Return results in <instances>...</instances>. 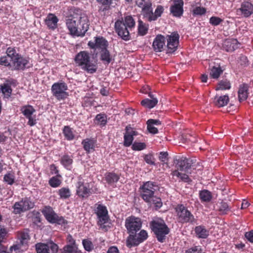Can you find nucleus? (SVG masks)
I'll return each mask as SVG.
<instances>
[{
  "mask_svg": "<svg viewBox=\"0 0 253 253\" xmlns=\"http://www.w3.org/2000/svg\"><path fill=\"white\" fill-rule=\"evenodd\" d=\"M4 181L9 185H12L15 181V176L14 173H7L4 175L3 177Z\"/></svg>",
  "mask_w": 253,
  "mask_h": 253,
  "instance_id": "3c124183",
  "label": "nucleus"
},
{
  "mask_svg": "<svg viewBox=\"0 0 253 253\" xmlns=\"http://www.w3.org/2000/svg\"><path fill=\"white\" fill-rule=\"evenodd\" d=\"M222 70L220 67H213L210 73V76L213 79H217L222 73Z\"/></svg>",
  "mask_w": 253,
  "mask_h": 253,
  "instance_id": "49530a36",
  "label": "nucleus"
},
{
  "mask_svg": "<svg viewBox=\"0 0 253 253\" xmlns=\"http://www.w3.org/2000/svg\"><path fill=\"white\" fill-rule=\"evenodd\" d=\"M230 84L227 81H221L218 84L216 90H225L230 88Z\"/></svg>",
  "mask_w": 253,
  "mask_h": 253,
  "instance_id": "603ef678",
  "label": "nucleus"
},
{
  "mask_svg": "<svg viewBox=\"0 0 253 253\" xmlns=\"http://www.w3.org/2000/svg\"><path fill=\"white\" fill-rule=\"evenodd\" d=\"M146 147L144 143L135 142L132 145V149L135 151H140L145 149Z\"/></svg>",
  "mask_w": 253,
  "mask_h": 253,
  "instance_id": "6e6d98bb",
  "label": "nucleus"
},
{
  "mask_svg": "<svg viewBox=\"0 0 253 253\" xmlns=\"http://www.w3.org/2000/svg\"><path fill=\"white\" fill-rule=\"evenodd\" d=\"M20 244L14 245L10 248L11 251L20 252L26 249L28 242L30 239L29 234L27 232H22L19 235Z\"/></svg>",
  "mask_w": 253,
  "mask_h": 253,
  "instance_id": "4468645a",
  "label": "nucleus"
},
{
  "mask_svg": "<svg viewBox=\"0 0 253 253\" xmlns=\"http://www.w3.org/2000/svg\"><path fill=\"white\" fill-rule=\"evenodd\" d=\"M63 134L65 138L68 140H73L74 138V134L72 129L69 126H64L63 130Z\"/></svg>",
  "mask_w": 253,
  "mask_h": 253,
  "instance_id": "79ce46f5",
  "label": "nucleus"
},
{
  "mask_svg": "<svg viewBox=\"0 0 253 253\" xmlns=\"http://www.w3.org/2000/svg\"><path fill=\"white\" fill-rule=\"evenodd\" d=\"M37 253H49V247L47 245L43 243H38L36 245Z\"/></svg>",
  "mask_w": 253,
  "mask_h": 253,
  "instance_id": "37998d69",
  "label": "nucleus"
},
{
  "mask_svg": "<svg viewBox=\"0 0 253 253\" xmlns=\"http://www.w3.org/2000/svg\"><path fill=\"white\" fill-rule=\"evenodd\" d=\"M96 120L98 123H100L101 125H104L106 123V118L104 115L101 114L97 115Z\"/></svg>",
  "mask_w": 253,
  "mask_h": 253,
  "instance_id": "bf43d9fd",
  "label": "nucleus"
},
{
  "mask_svg": "<svg viewBox=\"0 0 253 253\" xmlns=\"http://www.w3.org/2000/svg\"><path fill=\"white\" fill-rule=\"evenodd\" d=\"M158 189V185L152 181L144 182L140 187V196L142 199L156 209H159L162 206L161 199L156 195Z\"/></svg>",
  "mask_w": 253,
  "mask_h": 253,
  "instance_id": "f03ea898",
  "label": "nucleus"
},
{
  "mask_svg": "<svg viewBox=\"0 0 253 253\" xmlns=\"http://www.w3.org/2000/svg\"><path fill=\"white\" fill-rule=\"evenodd\" d=\"M176 211L179 222L192 223L194 221L195 218L193 215L183 205L177 206L176 208Z\"/></svg>",
  "mask_w": 253,
  "mask_h": 253,
  "instance_id": "9d476101",
  "label": "nucleus"
},
{
  "mask_svg": "<svg viewBox=\"0 0 253 253\" xmlns=\"http://www.w3.org/2000/svg\"><path fill=\"white\" fill-rule=\"evenodd\" d=\"M105 180L109 184H113L116 183L119 179V176L113 172H108L105 174Z\"/></svg>",
  "mask_w": 253,
  "mask_h": 253,
  "instance_id": "f704fd0d",
  "label": "nucleus"
},
{
  "mask_svg": "<svg viewBox=\"0 0 253 253\" xmlns=\"http://www.w3.org/2000/svg\"><path fill=\"white\" fill-rule=\"evenodd\" d=\"M186 253H204L201 247L195 246L192 247L186 251Z\"/></svg>",
  "mask_w": 253,
  "mask_h": 253,
  "instance_id": "13d9d810",
  "label": "nucleus"
},
{
  "mask_svg": "<svg viewBox=\"0 0 253 253\" xmlns=\"http://www.w3.org/2000/svg\"><path fill=\"white\" fill-rule=\"evenodd\" d=\"M74 60L77 66L88 74H94L97 70V60L87 51L79 52L76 55Z\"/></svg>",
  "mask_w": 253,
  "mask_h": 253,
  "instance_id": "7ed1b4c3",
  "label": "nucleus"
},
{
  "mask_svg": "<svg viewBox=\"0 0 253 253\" xmlns=\"http://www.w3.org/2000/svg\"><path fill=\"white\" fill-rule=\"evenodd\" d=\"M222 19L219 17L216 16H212L210 18L209 22L213 26H217L219 25L222 22Z\"/></svg>",
  "mask_w": 253,
  "mask_h": 253,
  "instance_id": "4d7b16f0",
  "label": "nucleus"
},
{
  "mask_svg": "<svg viewBox=\"0 0 253 253\" xmlns=\"http://www.w3.org/2000/svg\"><path fill=\"white\" fill-rule=\"evenodd\" d=\"M148 25L143 22L141 20H138V32L139 35L144 36L148 32Z\"/></svg>",
  "mask_w": 253,
  "mask_h": 253,
  "instance_id": "ea45409f",
  "label": "nucleus"
},
{
  "mask_svg": "<svg viewBox=\"0 0 253 253\" xmlns=\"http://www.w3.org/2000/svg\"><path fill=\"white\" fill-rule=\"evenodd\" d=\"M0 90L3 94L4 97L8 98L12 92V88L10 84L8 83H4L0 85Z\"/></svg>",
  "mask_w": 253,
  "mask_h": 253,
  "instance_id": "473e14b6",
  "label": "nucleus"
},
{
  "mask_svg": "<svg viewBox=\"0 0 253 253\" xmlns=\"http://www.w3.org/2000/svg\"><path fill=\"white\" fill-rule=\"evenodd\" d=\"M107 253H119V251L118 249L117 248V247H116L115 246H112V247H110L108 249Z\"/></svg>",
  "mask_w": 253,
  "mask_h": 253,
  "instance_id": "774afa93",
  "label": "nucleus"
},
{
  "mask_svg": "<svg viewBox=\"0 0 253 253\" xmlns=\"http://www.w3.org/2000/svg\"><path fill=\"white\" fill-rule=\"evenodd\" d=\"M82 243L84 249L86 251L90 252L93 249V244L89 239H84Z\"/></svg>",
  "mask_w": 253,
  "mask_h": 253,
  "instance_id": "864d4df0",
  "label": "nucleus"
},
{
  "mask_svg": "<svg viewBox=\"0 0 253 253\" xmlns=\"http://www.w3.org/2000/svg\"><path fill=\"white\" fill-rule=\"evenodd\" d=\"M74 18L78 20L77 27H75V21L67 19L66 25L70 34L75 36L83 37L89 28V20L85 13L79 8L74 10Z\"/></svg>",
  "mask_w": 253,
  "mask_h": 253,
  "instance_id": "f257e3e1",
  "label": "nucleus"
},
{
  "mask_svg": "<svg viewBox=\"0 0 253 253\" xmlns=\"http://www.w3.org/2000/svg\"><path fill=\"white\" fill-rule=\"evenodd\" d=\"M84 150L87 152H90L94 149L95 141L93 139H86L84 140L82 142Z\"/></svg>",
  "mask_w": 253,
  "mask_h": 253,
  "instance_id": "c9c22d12",
  "label": "nucleus"
},
{
  "mask_svg": "<svg viewBox=\"0 0 253 253\" xmlns=\"http://www.w3.org/2000/svg\"><path fill=\"white\" fill-rule=\"evenodd\" d=\"M147 124V129L149 132L153 134H156L158 133V129L155 127V125L157 126L160 125V121L157 120L150 119L148 120Z\"/></svg>",
  "mask_w": 253,
  "mask_h": 253,
  "instance_id": "bb28decb",
  "label": "nucleus"
},
{
  "mask_svg": "<svg viewBox=\"0 0 253 253\" xmlns=\"http://www.w3.org/2000/svg\"><path fill=\"white\" fill-rule=\"evenodd\" d=\"M245 236L248 241L253 243V230L250 232H246L245 234Z\"/></svg>",
  "mask_w": 253,
  "mask_h": 253,
  "instance_id": "69168bd1",
  "label": "nucleus"
},
{
  "mask_svg": "<svg viewBox=\"0 0 253 253\" xmlns=\"http://www.w3.org/2000/svg\"><path fill=\"white\" fill-rule=\"evenodd\" d=\"M42 213L50 223H57L60 225L67 223V221L62 216H58L50 207H45L42 210Z\"/></svg>",
  "mask_w": 253,
  "mask_h": 253,
  "instance_id": "6e6552de",
  "label": "nucleus"
},
{
  "mask_svg": "<svg viewBox=\"0 0 253 253\" xmlns=\"http://www.w3.org/2000/svg\"><path fill=\"white\" fill-rule=\"evenodd\" d=\"M145 161L149 165H155V159L154 157L150 154H147L144 156Z\"/></svg>",
  "mask_w": 253,
  "mask_h": 253,
  "instance_id": "052dcab7",
  "label": "nucleus"
},
{
  "mask_svg": "<svg viewBox=\"0 0 253 253\" xmlns=\"http://www.w3.org/2000/svg\"><path fill=\"white\" fill-rule=\"evenodd\" d=\"M238 63L243 66H246L248 65L249 61L247 57L246 56L241 55L238 60Z\"/></svg>",
  "mask_w": 253,
  "mask_h": 253,
  "instance_id": "680f3d73",
  "label": "nucleus"
},
{
  "mask_svg": "<svg viewBox=\"0 0 253 253\" xmlns=\"http://www.w3.org/2000/svg\"><path fill=\"white\" fill-rule=\"evenodd\" d=\"M61 177L60 174L52 177L49 180V184L53 188L59 186L61 183V180L60 179Z\"/></svg>",
  "mask_w": 253,
  "mask_h": 253,
  "instance_id": "a19ab883",
  "label": "nucleus"
},
{
  "mask_svg": "<svg viewBox=\"0 0 253 253\" xmlns=\"http://www.w3.org/2000/svg\"><path fill=\"white\" fill-rule=\"evenodd\" d=\"M167 37L168 52L173 53L176 50L178 45L179 35L177 32H173Z\"/></svg>",
  "mask_w": 253,
  "mask_h": 253,
  "instance_id": "f3484780",
  "label": "nucleus"
},
{
  "mask_svg": "<svg viewBox=\"0 0 253 253\" xmlns=\"http://www.w3.org/2000/svg\"><path fill=\"white\" fill-rule=\"evenodd\" d=\"M48 246L50 248L52 253H56L58 252V247L56 244L53 243H50Z\"/></svg>",
  "mask_w": 253,
  "mask_h": 253,
  "instance_id": "0e129e2a",
  "label": "nucleus"
},
{
  "mask_svg": "<svg viewBox=\"0 0 253 253\" xmlns=\"http://www.w3.org/2000/svg\"><path fill=\"white\" fill-rule=\"evenodd\" d=\"M62 253H81L77 245H66L62 250Z\"/></svg>",
  "mask_w": 253,
  "mask_h": 253,
  "instance_id": "4c0bfd02",
  "label": "nucleus"
},
{
  "mask_svg": "<svg viewBox=\"0 0 253 253\" xmlns=\"http://www.w3.org/2000/svg\"><path fill=\"white\" fill-rule=\"evenodd\" d=\"M164 8L162 5H157L154 12H153V17H151V19H152L153 21L156 20L158 19V18L161 16L162 14L164 12Z\"/></svg>",
  "mask_w": 253,
  "mask_h": 253,
  "instance_id": "c03bdc74",
  "label": "nucleus"
},
{
  "mask_svg": "<svg viewBox=\"0 0 253 253\" xmlns=\"http://www.w3.org/2000/svg\"><path fill=\"white\" fill-rule=\"evenodd\" d=\"M21 111L24 116L28 119V125L33 126L36 124V116H33L36 110L31 105H26L21 108Z\"/></svg>",
  "mask_w": 253,
  "mask_h": 253,
  "instance_id": "dca6fc26",
  "label": "nucleus"
},
{
  "mask_svg": "<svg viewBox=\"0 0 253 253\" xmlns=\"http://www.w3.org/2000/svg\"><path fill=\"white\" fill-rule=\"evenodd\" d=\"M218 210L221 214H226L230 211L227 203L222 201L218 205Z\"/></svg>",
  "mask_w": 253,
  "mask_h": 253,
  "instance_id": "de8ad7c7",
  "label": "nucleus"
},
{
  "mask_svg": "<svg viewBox=\"0 0 253 253\" xmlns=\"http://www.w3.org/2000/svg\"><path fill=\"white\" fill-rule=\"evenodd\" d=\"M136 135V132L132 130L130 131H127L124 135V144L126 147L130 146L133 140V136Z\"/></svg>",
  "mask_w": 253,
  "mask_h": 253,
  "instance_id": "cd10ccee",
  "label": "nucleus"
},
{
  "mask_svg": "<svg viewBox=\"0 0 253 253\" xmlns=\"http://www.w3.org/2000/svg\"><path fill=\"white\" fill-rule=\"evenodd\" d=\"M136 236L140 243H141L147 239L148 238V233L146 231L141 230L138 234H136Z\"/></svg>",
  "mask_w": 253,
  "mask_h": 253,
  "instance_id": "5fc2aeb1",
  "label": "nucleus"
},
{
  "mask_svg": "<svg viewBox=\"0 0 253 253\" xmlns=\"http://www.w3.org/2000/svg\"><path fill=\"white\" fill-rule=\"evenodd\" d=\"M97 2L105 7H109L112 3L113 0H96Z\"/></svg>",
  "mask_w": 253,
  "mask_h": 253,
  "instance_id": "e2e57ef3",
  "label": "nucleus"
},
{
  "mask_svg": "<svg viewBox=\"0 0 253 253\" xmlns=\"http://www.w3.org/2000/svg\"><path fill=\"white\" fill-rule=\"evenodd\" d=\"M183 0H173V4L170 7V12L172 15L176 17H180L183 13Z\"/></svg>",
  "mask_w": 253,
  "mask_h": 253,
  "instance_id": "6ab92c4d",
  "label": "nucleus"
},
{
  "mask_svg": "<svg viewBox=\"0 0 253 253\" xmlns=\"http://www.w3.org/2000/svg\"><path fill=\"white\" fill-rule=\"evenodd\" d=\"M149 96L150 97V99L147 98L141 101V104L145 107L151 109L156 105L158 103V100L151 93H149Z\"/></svg>",
  "mask_w": 253,
  "mask_h": 253,
  "instance_id": "393cba45",
  "label": "nucleus"
},
{
  "mask_svg": "<svg viewBox=\"0 0 253 253\" xmlns=\"http://www.w3.org/2000/svg\"><path fill=\"white\" fill-rule=\"evenodd\" d=\"M195 231L196 235L199 238H206L209 234V231L204 226H202L196 227Z\"/></svg>",
  "mask_w": 253,
  "mask_h": 253,
  "instance_id": "2f4dec72",
  "label": "nucleus"
},
{
  "mask_svg": "<svg viewBox=\"0 0 253 253\" xmlns=\"http://www.w3.org/2000/svg\"><path fill=\"white\" fill-rule=\"evenodd\" d=\"M206 12V9L200 6L194 7L192 10V13L194 16L202 15Z\"/></svg>",
  "mask_w": 253,
  "mask_h": 253,
  "instance_id": "09e8293b",
  "label": "nucleus"
},
{
  "mask_svg": "<svg viewBox=\"0 0 253 253\" xmlns=\"http://www.w3.org/2000/svg\"><path fill=\"white\" fill-rule=\"evenodd\" d=\"M87 44L92 49L102 50L107 48L108 42L103 37H95L94 41H89Z\"/></svg>",
  "mask_w": 253,
  "mask_h": 253,
  "instance_id": "a211bd4d",
  "label": "nucleus"
},
{
  "mask_svg": "<svg viewBox=\"0 0 253 253\" xmlns=\"http://www.w3.org/2000/svg\"><path fill=\"white\" fill-rule=\"evenodd\" d=\"M239 44L236 39H227L223 43V48L228 52H232L238 48Z\"/></svg>",
  "mask_w": 253,
  "mask_h": 253,
  "instance_id": "5701e85b",
  "label": "nucleus"
},
{
  "mask_svg": "<svg viewBox=\"0 0 253 253\" xmlns=\"http://www.w3.org/2000/svg\"><path fill=\"white\" fill-rule=\"evenodd\" d=\"M237 11L238 13L240 12L241 15L248 17L253 14V4L248 1H244Z\"/></svg>",
  "mask_w": 253,
  "mask_h": 253,
  "instance_id": "aec40b11",
  "label": "nucleus"
},
{
  "mask_svg": "<svg viewBox=\"0 0 253 253\" xmlns=\"http://www.w3.org/2000/svg\"><path fill=\"white\" fill-rule=\"evenodd\" d=\"M199 195L200 199L202 202H209L212 198L211 192L207 190H203L200 191Z\"/></svg>",
  "mask_w": 253,
  "mask_h": 253,
  "instance_id": "e433bc0d",
  "label": "nucleus"
},
{
  "mask_svg": "<svg viewBox=\"0 0 253 253\" xmlns=\"http://www.w3.org/2000/svg\"><path fill=\"white\" fill-rule=\"evenodd\" d=\"M34 203L28 198H23L19 202H16L13 206V212L15 214H20L32 209Z\"/></svg>",
  "mask_w": 253,
  "mask_h": 253,
  "instance_id": "9b49d317",
  "label": "nucleus"
},
{
  "mask_svg": "<svg viewBox=\"0 0 253 253\" xmlns=\"http://www.w3.org/2000/svg\"><path fill=\"white\" fill-rule=\"evenodd\" d=\"M142 221L141 218L130 216L125 220V227L129 234H135L141 228Z\"/></svg>",
  "mask_w": 253,
  "mask_h": 253,
  "instance_id": "1a4fd4ad",
  "label": "nucleus"
},
{
  "mask_svg": "<svg viewBox=\"0 0 253 253\" xmlns=\"http://www.w3.org/2000/svg\"><path fill=\"white\" fill-rule=\"evenodd\" d=\"M58 193L61 199H67L71 195L70 190L68 188L66 187L60 189L58 191Z\"/></svg>",
  "mask_w": 253,
  "mask_h": 253,
  "instance_id": "a18cd8bd",
  "label": "nucleus"
},
{
  "mask_svg": "<svg viewBox=\"0 0 253 253\" xmlns=\"http://www.w3.org/2000/svg\"><path fill=\"white\" fill-rule=\"evenodd\" d=\"M151 2L147 3H139L138 6L141 8V13L144 17H146L149 21H153L151 17H153V9Z\"/></svg>",
  "mask_w": 253,
  "mask_h": 253,
  "instance_id": "412c9836",
  "label": "nucleus"
},
{
  "mask_svg": "<svg viewBox=\"0 0 253 253\" xmlns=\"http://www.w3.org/2000/svg\"><path fill=\"white\" fill-rule=\"evenodd\" d=\"M165 38L164 36L159 35L155 38L153 42V47L156 52H161L165 45Z\"/></svg>",
  "mask_w": 253,
  "mask_h": 253,
  "instance_id": "4be33fe9",
  "label": "nucleus"
},
{
  "mask_svg": "<svg viewBox=\"0 0 253 253\" xmlns=\"http://www.w3.org/2000/svg\"><path fill=\"white\" fill-rule=\"evenodd\" d=\"M6 234V230L4 228L0 226V242H1Z\"/></svg>",
  "mask_w": 253,
  "mask_h": 253,
  "instance_id": "338daca9",
  "label": "nucleus"
},
{
  "mask_svg": "<svg viewBox=\"0 0 253 253\" xmlns=\"http://www.w3.org/2000/svg\"><path fill=\"white\" fill-rule=\"evenodd\" d=\"M248 85L243 84L240 86L238 90V98L240 102L245 101L248 96Z\"/></svg>",
  "mask_w": 253,
  "mask_h": 253,
  "instance_id": "c85d7f7f",
  "label": "nucleus"
},
{
  "mask_svg": "<svg viewBox=\"0 0 253 253\" xmlns=\"http://www.w3.org/2000/svg\"><path fill=\"white\" fill-rule=\"evenodd\" d=\"M45 23L49 29L54 30L57 27L58 18L53 14L49 13L45 18Z\"/></svg>",
  "mask_w": 253,
  "mask_h": 253,
  "instance_id": "b1692460",
  "label": "nucleus"
},
{
  "mask_svg": "<svg viewBox=\"0 0 253 253\" xmlns=\"http://www.w3.org/2000/svg\"><path fill=\"white\" fill-rule=\"evenodd\" d=\"M0 65L8 67L12 70V61L9 60V58L7 56L0 58Z\"/></svg>",
  "mask_w": 253,
  "mask_h": 253,
  "instance_id": "8fccbe9b",
  "label": "nucleus"
},
{
  "mask_svg": "<svg viewBox=\"0 0 253 253\" xmlns=\"http://www.w3.org/2000/svg\"><path fill=\"white\" fill-rule=\"evenodd\" d=\"M6 56L10 59V61L13 62L14 59L20 54L17 53L14 47H9L6 51Z\"/></svg>",
  "mask_w": 253,
  "mask_h": 253,
  "instance_id": "58836bf2",
  "label": "nucleus"
},
{
  "mask_svg": "<svg viewBox=\"0 0 253 253\" xmlns=\"http://www.w3.org/2000/svg\"><path fill=\"white\" fill-rule=\"evenodd\" d=\"M92 184L85 182L84 179L79 178L77 184V194L82 198H87L91 194V186Z\"/></svg>",
  "mask_w": 253,
  "mask_h": 253,
  "instance_id": "f8f14e48",
  "label": "nucleus"
},
{
  "mask_svg": "<svg viewBox=\"0 0 253 253\" xmlns=\"http://www.w3.org/2000/svg\"><path fill=\"white\" fill-rule=\"evenodd\" d=\"M150 226L158 241L164 242L166 235L169 232V229L164 220L161 218L154 219L150 223Z\"/></svg>",
  "mask_w": 253,
  "mask_h": 253,
  "instance_id": "423d86ee",
  "label": "nucleus"
},
{
  "mask_svg": "<svg viewBox=\"0 0 253 253\" xmlns=\"http://www.w3.org/2000/svg\"><path fill=\"white\" fill-rule=\"evenodd\" d=\"M135 22L131 16L125 17L122 20H117L115 24V27L118 35L125 41L130 39L129 31L134 28Z\"/></svg>",
  "mask_w": 253,
  "mask_h": 253,
  "instance_id": "39448f33",
  "label": "nucleus"
},
{
  "mask_svg": "<svg viewBox=\"0 0 253 253\" xmlns=\"http://www.w3.org/2000/svg\"><path fill=\"white\" fill-rule=\"evenodd\" d=\"M100 59L105 64H108L112 60V57L109 51L106 48L100 51Z\"/></svg>",
  "mask_w": 253,
  "mask_h": 253,
  "instance_id": "72a5a7b5",
  "label": "nucleus"
},
{
  "mask_svg": "<svg viewBox=\"0 0 253 253\" xmlns=\"http://www.w3.org/2000/svg\"><path fill=\"white\" fill-rule=\"evenodd\" d=\"M229 97L227 95L216 96L214 98V103L217 107H221L227 105Z\"/></svg>",
  "mask_w": 253,
  "mask_h": 253,
  "instance_id": "c756f323",
  "label": "nucleus"
},
{
  "mask_svg": "<svg viewBox=\"0 0 253 253\" xmlns=\"http://www.w3.org/2000/svg\"><path fill=\"white\" fill-rule=\"evenodd\" d=\"M176 169L173 171L171 174L173 176H176L180 180L190 183L191 180L189 177L188 174L191 172V164L189 160L184 157H181L175 160Z\"/></svg>",
  "mask_w": 253,
  "mask_h": 253,
  "instance_id": "20e7f679",
  "label": "nucleus"
},
{
  "mask_svg": "<svg viewBox=\"0 0 253 253\" xmlns=\"http://www.w3.org/2000/svg\"><path fill=\"white\" fill-rule=\"evenodd\" d=\"M67 84L63 82L54 83L51 88L53 96L58 101L64 100L69 96Z\"/></svg>",
  "mask_w": 253,
  "mask_h": 253,
  "instance_id": "0eeeda50",
  "label": "nucleus"
},
{
  "mask_svg": "<svg viewBox=\"0 0 253 253\" xmlns=\"http://www.w3.org/2000/svg\"><path fill=\"white\" fill-rule=\"evenodd\" d=\"M140 244L135 234H129L126 239V246L130 248L132 247L137 246Z\"/></svg>",
  "mask_w": 253,
  "mask_h": 253,
  "instance_id": "7c9ffc66",
  "label": "nucleus"
},
{
  "mask_svg": "<svg viewBox=\"0 0 253 253\" xmlns=\"http://www.w3.org/2000/svg\"><path fill=\"white\" fill-rule=\"evenodd\" d=\"M73 160L72 156L68 155H63L60 160L61 164L67 170H71L72 169V164Z\"/></svg>",
  "mask_w": 253,
  "mask_h": 253,
  "instance_id": "a878e982",
  "label": "nucleus"
},
{
  "mask_svg": "<svg viewBox=\"0 0 253 253\" xmlns=\"http://www.w3.org/2000/svg\"><path fill=\"white\" fill-rule=\"evenodd\" d=\"M95 209V213L97 215L99 225H102L106 223L109 219L108 211L106 207L101 204H96Z\"/></svg>",
  "mask_w": 253,
  "mask_h": 253,
  "instance_id": "ddd939ff",
  "label": "nucleus"
},
{
  "mask_svg": "<svg viewBox=\"0 0 253 253\" xmlns=\"http://www.w3.org/2000/svg\"><path fill=\"white\" fill-rule=\"evenodd\" d=\"M29 63V59L21 55L18 56L12 62V70H23L26 68L28 67Z\"/></svg>",
  "mask_w": 253,
  "mask_h": 253,
  "instance_id": "2eb2a0df",
  "label": "nucleus"
}]
</instances>
